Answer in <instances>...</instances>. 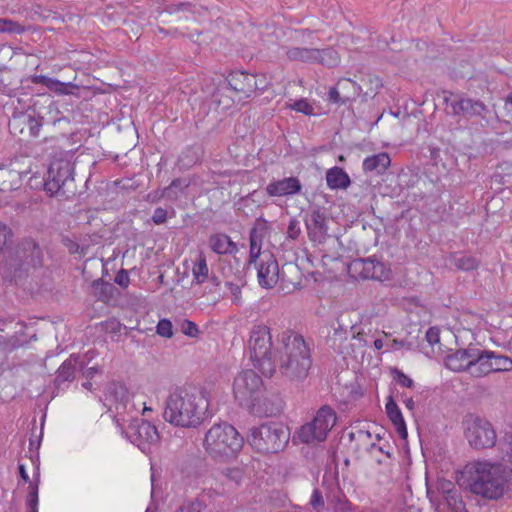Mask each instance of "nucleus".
Here are the masks:
<instances>
[{
	"mask_svg": "<svg viewBox=\"0 0 512 512\" xmlns=\"http://www.w3.org/2000/svg\"><path fill=\"white\" fill-rule=\"evenodd\" d=\"M276 348L279 372L291 381H302L312 366V357L309 344L302 335L292 331H285L279 339Z\"/></svg>",
	"mask_w": 512,
	"mask_h": 512,
	"instance_id": "f03ea898",
	"label": "nucleus"
},
{
	"mask_svg": "<svg viewBox=\"0 0 512 512\" xmlns=\"http://www.w3.org/2000/svg\"><path fill=\"white\" fill-rule=\"evenodd\" d=\"M258 283L262 288L271 289L275 287L279 279V265L275 256L265 251L260 262L256 263Z\"/></svg>",
	"mask_w": 512,
	"mask_h": 512,
	"instance_id": "ddd939ff",
	"label": "nucleus"
},
{
	"mask_svg": "<svg viewBox=\"0 0 512 512\" xmlns=\"http://www.w3.org/2000/svg\"><path fill=\"white\" fill-rule=\"evenodd\" d=\"M437 511H444L447 506L452 512H468L460 495V491L456 488L453 492L445 494L440 498V503L433 505Z\"/></svg>",
	"mask_w": 512,
	"mask_h": 512,
	"instance_id": "cd10ccee",
	"label": "nucleus"
},
{
	"mask_svg": "<svg viewBox=\"0 0 512 512\" xmlns=\"http://www.w3.org/2000/svg\"><path fill=\"white\" fill-rule=\"evenodd\" d=\"M231 92L228 86H219L212 94V102L223 110L229 109L234 104V99L227 93Z\"/></svg>",
	"mask_w": 512,
	"mask_h": 512,
	"instance_id": "c9c22d12",
	"label": "nucleus"
},
{
	"mask_svg": "<svg viewBox=\"0 0 512 512\" xmlns=\"http://www.w3.org/2000/svg\"><path fill=\"white\" fill-rule=\"evenodd\" d=\"M461 478V485L483 498L497 500L504 495V480L489 463L477 462L467 466Z\"/></svg>",
	"mask_w": 512,
	"mask_h": 512,
	"instance_id": "7ed1b4c3",
	"label": "nucleus"
},
{
	"mask_svg": "<svg viewBox=\"0 0 512 512\" xmlns=\"http://www.w3.org/2000/svg\"><path fill=\"white\" fill-rule=\"evenodd\" d=\"M492 357H494V351L475 347V356L473 358L470 375L475 378H480L493 373Z\"/></svg>",
	"mask_w": 512,
	"mask_h": 512,
	"instance_id": "4be33fe9",
	"label": "nucleus"
},
{
	"mask_svg": "<svg viewBox=\"0 0 512 512\" xmlns=\"http://www.w3.org/2000/svg\"><path fill=\"white\" fill-rule=\"evenodd\" d=\"M309 504L317 512L322 511L324 509L325 503L322 492L319 489L316 488L313 490Z\"/></svg>",
	"mask_w": 512,
	"mask_h": 512,
	"instance_id": "4d7b16f0",
	"label": "nucleus"
},
{
	"mask_svg": "<svg viewBox=\"0 0 512 512\" xmlns=\"http://www.w3.org/2000/svg\"><path fill=\"white\" fill-rule=\"evenodd\" d=\"M452 264L458 270L468 272L477 269L480 265V261L471 255L458 253L453 255Z\"/></svg>",
	"mask_w": 512,
	"mask_h": 512,
	"instance_id": "f704fd0d",
	"label": "nucleus"
},
{
	"mask_svg": "<svg viewBox=\"0 0 512 512\" xmlns=\"http://www.w3.org/2000/svg\"><path fill=\"white\" fill-rule=\"evenodd\" d=\"M85 361L81 360L77 354H71L57 369L54 379L56 389L67 387L66 383H70L75 379L76 371L83 369Z\"/></svg>",
	"mask_w": 512,
	"mask_h": 512,
	"instance_id": "dca6fc26",
	"label": "nucleus"
},
{
	"mask_svg": "<svg viewBox=\"0 0 512 512\" xmlns=\"http://www.w3.org/2000/svg\"><path fill=\"white\" fill-rule=\"evenodd\" d=\"M79 86L72 82H61L58 79H53V83L50 85L49 90L55 92L58 95H76V90Z\"/></svg>",
	"mask_w": 512,
	"mask_h": 512,
	"instance_id": "79ce46f5",
	"label": "nucleus"
},
{
	"mask_svg": "<svg viewBox=\"0 0 512 512\" xmlns=\"http://www.w3.org/2000/svg\"><path fill=\"white\" fill-rule=\"evenodd\" d=\"M244 438L227 422L214 424L205 434L204 447L213 458H231L242 449Z\"/></svg>",
	"mask_w": 512,
	"mask_h": 512,
	"instance_id": "39448f33",
	"label": "nucleus"
},
{
	"mask_svg": "<svg viewBox=\"0 0 512 512\" xmlns=\"http://www.w3.org/2000/svg\"><path fill=\"white\" fill-rule=\"evenodd\" d=\"M24 27L11 19L0 18V33L22 34Z\"/></svg>",
	"mask_w": 512,
	"mask_h": 512,
	"instance_id": "de8ad7c7",
	"label": "nucleus"
},
{
	"mask_svg": "<svg viewBox=\"0 0 512 512\" xmlns=\"http://www.w3.org/2000/svg\"><path fill=\"white\" fill-rule=\"evenodd\" d=\"M178 197L179 191L176 190L172 185H169L162 190L161 195L158 197V199L166 198L170 201H175L178 199ZM155 198H157V196H155Z\"/></svg>",
	"mask_w": 512,
	"mask_h": 512,
	"instance_id": "69168bd1",
	"label": "nucleus"
},
{
	"mask_svg": "<svg viewBox=\"0 0 512 512\" xmlns=\"http://www.w3.org/2000/svg\"><path fill=\"white\" fill-rule=\"evenodd\" d=\"M192 272L195 284L201 285L207 281L209 278V269L204 256L201 255L199 257V260L195 263Z\"/></svg>",
	"mask_w": 512,
	"mask_h": 512,
	"instance_id": "ea45409f",
	"label": "nucleus"
},
{
	"mask_svg": "<svg viewBox=\"0 0 512 512\" xmlns=\"http://www.w3.org/2000/svg\"><path fill=\"white\" fill-rule=\"evenodd\" d=\"M17 257L21 265L40 267L43 264V253L38 243L31 239H24L17 250Z\"/></svg>",
	"mask_w": 512,
	"mask_h": 512,
	"instance_id": "f3484780",
	"label": "nucleus"
},
{
	"mask_svg": "<svg viewBox=\"0 0 512 512\" xmlns=\"http://www.w3.org/2000/svg\"><path fill=\"white\" fill-rule=\"evenodd\" d=\"M317 48L291 47L286 51V56L290 61H299L308 64L316 63Z\"/></svg>",
	"mask_w": 512,
	"mask_h": 512,
	"instance_id": "c756f323",
	"label": "nucleus"
},
{
	"mask_svg": "<svg viewBox=\"0 0 512 512\" xmlns=\"http://www.w3.org/2000/svg\"><path fill=\"white\" fill-rule=\"evenodd\" d=\"M205 504L199 500L194 499L183 503L175 512H202Z\"/></svg>",
	"mask_w": 512,
	"mask_h": 512,
	"instance_id": "864d4df0",
	"label": "nucleus"
},
{
	"mask_svg": "<svg viewBox=\"0 0 512 512\" xmlns=\"http://www.w3.org/2000/svg\"><path fill=\"white\" fill-rule=\"evenodd\" d=\"M181 329L182 332L189 337H196L199 334L198 326L190 320H184Z\"/></svg>",
	"mask_w": 512,
	"mask_h": 512,
	"instance_id": "052dcab7",
	"label": "nucleus"
},
{
	"mask_svg": "<svg viewBox=\"0 0 512 512\" xmlns=\"http://www.w3.org/2000/svg\"><path fill=\"white\" fill-rule=\"evenodd\" d=\"M337 415L329 405L321 406L310 422L303 424L297 432L298 438L305 444H317L327 439L335 426Z\"/></svg>",
	"mask_w": 512,
	"mask_h": 512,
	"instance_id": "0eeeda50",
	"label": "nucleus"
},
{
	"mask_svg": "<svg viewBox=\"0 0 512 512\" xmlns=\"http://www.w3.org/2000/svg\"><path fill=\"white\" fill-rule=\"evenodd\" d=\"M466 99L454 100L450 103L451 114L455 116H464Z\"/></svg>",
	"mask_w": 512,
	"mask_h": 512,
	"instance_id": "e2e57ef3",
	"label": "nucleus"
},
{
	"mask_svg": "<svg viewBox=\"0 0 512 512\" xmlns=\"http://www.w3.org/2000/svg\"><path fill=\"white\" fill-rule=\"evenodd\" d=\"M200 158L201 152L199 147H187L181 152L178 162L183 167L189 168L199 162Z\"/></svg>",
	"mask_w": 512,
	"mask_h": 512,
	"instance_id": "58836bf2",
	"label": "nucleus"
},
{
	"mask_svg": "<svg viewBox=\"0 0 512 512\" xmlns=\"http://www.w3.org/2000/svg\"><path fill=\"white\" fill-rule=\"evenodd\" d=\"M257 194V191H253L249 193L248 195L241 197L237 202H235L236 210L239 212H242L244 215L248 216V212L246 211V208L249 207L250 203H256L255 196Z\"/></svg>",
	"mask_w": 512,
	"mask_h": 512,
	"instance_id": "603ef678",
	"label": "nucleus"
},
{
	"mask_svg": "<svg viewBox=\"0 0 512 512\" xmlns=\"http://www.w3.org/2000/svg\"><path fill=\"white\" fill-rule=\"evenodd\" d=\"M391 165V158L388 153L381 152L368 156L364 159L362 168L367 173L375 175H383Z\"/></svg>",
	"mask_w": 512,
	"mask_h": 512,
	"instance_id": "b1692460",
	"label": "nucleus"
},
{
	"mask_svg": "<svg viewBox=\"0 0 512 512\" xmlns=\"http://www.w3.org/2000/svg\"><path fill=\"white\" fill-rule=\"evenodd\" d=\"M301 189L300 180L294 176L272 181L266 186V192L270 197L295 195L300 193Z\"/></svg>",
	"mask_w": 512,
	"mask_h": 512,
	"instance_id": "aec40b11",
	"label": "nucleus"
},
{
	"mask_svg": "<svg viewBox=\"0 0 512 512\" xmlns=\"http://www.w3.org/2000/svg\"><path fill=\"white\" fill-rule=\"evenodd\" d=\"M269 230L268 222L263 218L259 217L255 220L253 227L249 233V240L251 243L262 244L264 237L267 235Z\"/></svg>",
	"mask_w": 512,
	"mask_h": 512,
	"instance_id": "4c0bfd02",
	"label": "nucleus"
},
{
	"mask_svg": "<svg viewBox=\"0 0 512 512\" xmlns=\"http://www.w3.org/2000/svg\"><path fill=\"white\" fill-rule=\"evenodd\" d=\"M322 484L325 487L326 500L335 512L352 511V503L341 489L337 477L328 478L324 476Z\"/></svg>",
	"mask_w": 512,
	"mask_h": 512,
	"instance_id": "4468645a",
	"label": "nucleus"
},
{
	"mask_svg": "<svg viewBox=\"0 0 512 512\" xmlns=\"http://www.w3.org/2000/svg\"><path fill=\"white\" fill-rule=\"evenodd\" d=\"M223 273L226 278L228 275L225 273V268H223ZM225 287L230 291L231 301L235 305L242 304V287L246 285L245 271L244 269H237L236 272L233 273L232 279L225 280Z\"/></svg>",
	"mask_w": 512,
	"mask_h": 512,
	"instance_id": "393cba45",
	"label": "nucleus"
},
{
	"mask_svg": "<svg viewBox=\"0 0 512 512\" xmlns=\"http://www.w3.org/2000/svg\"><path fill=\"white\" fill-rule=\"evenodd\" d=\"M292 108L297 112L303 113L304 115H312L314 110L312 105L305 99L296 101Z\"/></svg>",
	"mask_w": 512,
	"mask_h": 512,
	"instance_id": "bf43d9fd",
	"label": "nucleus"
},
{
	"mask_svg": "<svg viewBox=\"0 0 512 512\" xmlns=\"http://www.w3.org/2000/svg\"><path fill=\"white\" fill-rule=\"evenodd\" d=\"M290 440V429L282 422L268 421L249 430L247 443L260 454L283 451Z\"/></svg>",
	"mask_w": 512,
	"mask_h": 512,
	"instance_id": "20e7f679",
	"label": "nucleus"
},
{
	"mask_svg": "<svg viewBox=\"0 0 512 512\" xmlns=\"http://www.w3.org/2000/svg\"><path fill=\"white\" fill-rule=\"evenodd\" d=\"M305 224L311 241L322 243L327 235L326 217L320 209H313L305 216Z\"/></svg>",
	"mask_w": 512,
	"mask_h": 512,
	"instance_id": "a211bd4d",
	"label": "nucleus"
},
{
	"mask_svg": "<svg viewBox=\"0 0 512 512\" xmlns=\"http://www.w3.org/2000/svg\"><path fill=\"white\" fill-rule=\"evenodd\" d=\"M209 245L213 252L217 254H234L238 251L237 245L231 238L222 233L214 234L209 237Z\"/></svg>",
	"mask_w": 512,
	"mask_h": 512,
	"instance_id": "bb28decb",
	"label": "nucleus"
},
{
	"mask_svg": "<svg viewBox=\"0 0 512 512\" xmlns=\"http://www.w3.org/2000/svg\"><path fill=\"white\" fill-rule=\"evenodd\" d=\"M385 409H386L387 417L394 425L397 433L399 434V436L401 438L405 439L408 434L407 428H406V423L404 421L402 412H401L400 408L398 407L397 403L395 402L393 396L390 395L387 398V403H386Z\"/></svg>",
	"mask_w": 512,
	"mask_h": 512,
	"instance_id": "a878e982",
	"label": "nucleus"
},
{
	"mask_svg": "<svg viewBox=\"0 0 512 512\" xmlns=\"http://www.w3.org/2000/svg\"><path fill=\"white\" fill-rule=\"evenodd\" d=\"M339 91L343 95L342 104L355 100L361 93L362 88L355 81L349 78H342L338 82Z\"/></svg>",
	"mask_w": 512,
	"mask_h": 512,
	"instance_id": "2f4dec72",
	"label": "nucleus"
},
{
	"mask_svg": "<svg viewBox=\"0 0 512 512\" xmlns=\"http://www.w3.org/2000/svg\"><path fill=\"white\" fill-rule=\"evenodd\" d=\"M328 100L332 103H335L338 105H343L342 104L343 95H342L341 91H339L338 84H336V86L330 88V90L328 92Z\"/></svg>",
	"mask_w": 512,
	"mask_h": 512,
	"instance_id": "0e129e2a",
	"label": "nucleus"
},
{
	"mask_svg": "<svg viewBox=\"0 0 512 512\" xmlns=\"http://www.w3.org/2000/svg\"><path fill=\"white\" fill-rule=\"evenodd\" d=\"M263 388L262 378L251 369L240 372L234 379L233 393L240 405H251Z\"/></svg>",
	"mask_w": 512,
	"mask_h": 512,
	"instance_id": "9d476101",
	"label": "nucleus"
},
{
	"mask_svg": "<svg viewBox=\"0 0 512 512\" xmlns=\"http://www.w3.org/2000/svg\"><path fill=\"white\" fill-rule=\"evenodd\" d=\"M249 408L258 417H273L282 412L284 401L277 393H267L262 397L258 396Z\"/></svg>",
	"mask_w": 512,
	"mask_h": 512,
	"instance_id": "2eb2a0df",
	"label": "nucleus"
},
{
	"mask_svg": "<svg viewBox=\"0 0 512 512\" xmlns=\"http://www.w3.org/2000/svg\"><path fill=\"white\" fill-rule=\"evenodd\" d=\"M456 488V485L452 481L446 480L444 478L438 479L436 482V489H428L427 496L429 497L431 504L435 505L436 503H440V498L442 496L453 492Z\"/></svg>",
	"mask_w": 512,
	"mask_h": 512,
	"instance_id": "473e14b6",
	"label": "nucleus"
},
{
	"mask_svg": "<svg viewBox=\"0 0 512 512\" xmlns=\"http://www.w3.org/2000/svg\"><path fill=\"white\" fill-rule=\"evenodd\" d=\"M465 437L475 449L491 448L496 443V432L492 424L480 417H471L464 421Z\"/></svg>",
	"mask_w": 512,
	"mask_h": 512,
	"instance_id": "1a4fd4ad",
	"label": "nucleus"
},
{
	"mask_svg": "<svg viewBox=\"0 0 512 512\" xmlns=\"http://www.w3.org/2000/svg\"><path fill=\"white\" fill-rule=\"evenodd\" d=\"M13 232L6 224L0 223V255L12 244Z\"/></svg>",
	"mask_w": 512,
	"mask_h": 512,
	"instance_id": "09e8293b",
	"label": "nucleus"
},
{
	"mask_svg": "<svg viewBox=\"0 0 512 512\" xmlns=\"http://www.w3.org/2000/svg\"><path fill=\"white\" fill-rule=\"evenodd\" d=\"M39 481V473L37 474V479L35 482H30L29 484V493L27 495V506L29 507V512H38V482Z\"/></svg>",
	"mask_w": 512,
	"mask_h": 512,
	"instance_id": "a18cd8bd",
	"label": "nucleus"
},
{
	"mask_svg": "<svg viewBox=\"0 0 512 512\" xmlns=\"http://www.w3.org/2000/svg\"><path fill=\"white\" fill-rule=\"evenodd\" d=\"M327 186L331 189H346L350 186L351 180L343 168L334 166L326 172Z\"/></svg>",
	"mask_w": 512,
	"mask_h": 512,
	"instance_id": "c85d7f7f",
	"label": "nucleus"
},
{
	"mask_svg": "<svg viewBox=\"0 0 512 512\" xmlns=\"http://www.w3.org/2000/svg\"><path fill=\"white\" fill-rule=\"evenodd\" d=\"M333 332L327 335V343L333 349H338L341 344L347 340L349 331H351L355 324L352 322L346 323L345 315H340L335 323H332Z\"/></svg>",
	"mask_w": 512,
	"mask_h": 512,
	"instance_id": "5701e85b",
	"label": "nucleus"
},
{
	"mask_svg": "<svg viewBox=\"0 0 512 512\" xmlns=\"http://www.w3.org/2000/svg\"><path fill=\"white\" fill-rule=\"evenodd\" d=\"M167 219V211L161 207H158L154 210L152 215V221L156 225H160L166 222Z\"/></svg>",
	"mask_w": 512,
	"mask_h": 512,
	"instance_id": "774afa93",
	"label": "nucleus"
},
{
	"mask_svg": "<svg viewBox=\"0 0 512 512\" xmlns=\"http://www.w3.org/2000/svg\"><path fill=\"white\" fill-rule=\"evenodd\" d=\"M475 356V346H468L465 349H458L445 358L446 367L454 372H467L470 370Z\"/></svg>",
	"mask_w": 512,
	"mask_h": 512,
	"instance_id": "6ab92c4d",
	"label": "nucleus"
},
{
	"mask_svg": "<svg viewBox=\"0 0 512 512\" xmlns=\"http://www.w3.org/2000/svg\"><path fill=\"white\" fill-rule=\"evenodd\" d=\"M73 164L64 159H57L50 163L47 177L44 180V190L50 196L58 193L67 194L71 192L69 186L73 183Z\"/></svg>",
	"mask_w": 512,
	"mask_h": 512,
	"instance_id": "6e6552de",
	"label": "nucleus"
},
{
	"mask_svg": "<svg viewBox=\"0 0 512 512\" xmlns=\"http://www.w3.org/2000/svg\"><path fill=\"white\" fill-rule=\"evenodd\" d=\"M486 111L487 107L483 102L466 98L464 117L471 118L474 116H483V113Z\"/></svg>",
	"mask_w": 512,
	"mask_h": 512,
	"instance_id": "a19ab883",
	"label": "nucleus"
},
{
	"mask_svg": "<svg viewBox=\"0 0 512 512\" xmlns=\"http://www.w3.org/2000/svg\"><path fill=\"white\" fill-rule=\"evenodd\" d=\"M492 368L493 373L511 371L512 359L508 356L498 354L497 352L494 351V357H492Z\"/></svg>",
	"mask_w": 512,
	"mask_h": 512,
	"instance_id": "c03bdc74",
	"label": "nucleus"
},
{
	"mask_svg": "<svg viewBox=\"0 0 512 512\" xmlns=\"http://www.w3.org/2000/svg\"><path fill=\"white\" fill-rule=\"evenodd\" d=\"M193 7V4L190 2H180L168 4L165 10L170 14H174L180 11L192 12Z\"/></svg>",
	"mask_w": 512,
	"mask_h": 512,
	"instance_id": "13d9d810",
	"label": "nucleus"
},
{
	"mask_svg": "<svg viewBox=\"0 0 512 512\" xmlns=\"http://www.w3.org/2000/svg\"><path fill=\"white\" fill-rule=\"evenodd\" d=\"M43 117L35 118L32 114L29 113V121L27 123V128L32 137L39 136L40 128L43 125Z\"/></svg>",
	"mask_w": 512,
	"mask_h": 512,
	"instance_id": "6e6d98bb",
	"label": "nucleus"
},
{
	"mask_svg": "<svg viewBox=\"0 0 512 512\" xmlns=\"http://www.w3.org/2000/svg\"><path fill=\"white\" fill-rule=\"evenodd\" d=\"M250 359L255 368L264 376L272 377L276 372V359L273 356V342L270 328L256 325L250 331L248 342Z\"/></svg>",
	"mask_w": 512,
	"mask_h": 512,
	"instance_id": "423d86ee",
	"label": "nucleus"
},
{
	"mask_svg": "<svg viewBox=\"0 0 512 512\" xmlns=\"http://www.w3.org/2000/svg\"><path fill=\"white\" fill-rule=\"evenodd\" d=\"M156 332L162 337L171 338L173 336V327L171 321L168 319L159 320L156 326Z\"/></svg>",
	"mask_w": 512,
	"mask_h": 512,
	"instance_id": "5fc2aeb1",
	"label": "nucleus"
},
{
	"mask_svg": "<svg viewBox=\"0 0 512 512\" xmlns=\"http://www.w3.org/2000/svg\"><path fill=\"white\" fill-rule=\"evenodd\" d=\"M23 176L26 174H22L16 170H8L4 172L2 178V187L0 190L2 191H16L18 190L23 183Z\"/></svg>",
	"mask_w": 512,
	"mask_h": 512,
	"instance_id": "72a5a7b5",
	"label": "nucleus"
},
{
	"mask_svg": "<svg viewBox=\"0 0 512 512\" xmlns=\"http://www.w3.org/2000/svg\"><path fill=\"white\" fill-rule=\"evenodd\" d=\"M360 262L362 265V270L360 272L362 278L379 281L387 280L389 278L391 273L390 268L376 258L368 257L366 259H362Z\"/></svg>",
	"mask_w": 512,
	"mask_h": 512,
	"instance_id": "412c9836",
	"label": "nucleus"
},
{
	"mask_svg": "<svg viewBox=\"0 0 512 512\" xmlns=\"http://www.w3.org/2000/svg\"><path fill=\"white\" fill-rule=\"evenodd\" d=\"M226 86L235 93L241 94L239 100L247 99L259 89L263 88L264 81H257V76L244 71L231 72L226 78Z\"/></svg>",
	"mask_w": 512,
	"mask_h": 512,
	"instance_id": "f8f14e48",
	"label": "nucleus"
},
{
	"mask_svg": "<svg viewBox=\"0 0 512 512\" xmlns=\"http://www.w3.org/2000/svg\"><path fill=\"white\" fill-rule=\"evenodd\" d=\"M300 227H299V222L295 219H292L290 222H289V225H288V229H287V235L289 238L295 240L299 237L300 235Z\"/></svg>",
	"mask_w": 512,
	"mask_h": 512,
	"instance_id": "338daca9",
	"label": "nucleus"
},
{
	"mask_svg": "<svg viewBox=\"0 0 512 512\" xmlns=\"http://www.w3.org/2000/svg\"><path fill=\"white\" fill-rule=\"evenodd\" d=\"M391 375L393 380H395L399 385L406 388H413L415 383L413 379H411L408 375H406L402 370L394 367L391 368Z\"/></svg>",
	"mask_w": 512,
	"mask_h": 512,
	"instance_id": "8fccbe9b",
	"label": "nucleus"
},
{
	"mask_svg": "<svg viewBox=\"0 0 512 512\" xmlns=\"http://www.w3.org/2000/svg\"><path fill=\"white\" fill-rule=\"evenodd\" d=\"M92 287L94 288L95 297L103 303H109L117 294V288L102 278L94 280Z\"/></svg>",
	"mask_w": 512,
	"mask_h": 512,
	"instance_id": "7c9ffc66",
	"label": "nucleus"
},
{
	"mask_svg": "<svg viewBox=\"0 0 512 512\" xmlns=\"http://www.w3.org/2000/svg\"><path fill=\"white\" fill-rule=\"evenodd\" d=\"M114 282L121 288L126 289L130 284L128 271L125 269H120L114 278Z\"/></svg>",
	"mask_w": 512,
	"mask_h": 512,
	"instance_id": "680f3d73",
	"label": "nucleus"
},
{
	"mask_svg": "<svg viewBox=\"0 0 512 512\" xmlns=\"http://www.w3.org/2000/svg\"><path fill=\"white\" fill-rule=\"evenodd\" d=\"M340 58L337 51L333 48L318 49L316 54V63L329 68L335 67L339 64Z\"/></svg>",
	"mask_w": 512,
	"mask_h": 512,
	"instance_id": "e433bc0d",
	"label": "nucleus"
},
{
	"mask_svg": "<svg viewBox=\"0 0 512 512\" xmlns=\"http://www.w3.org/2000/svg\"><path fill=\"white\" fill-rule=\"evenodd\" d=\"M502 460L509 466H507L512 471V434H506L503 442L500 446Z\"/></svg>",
	"mask_w": 512,
	"mask_h": 512,
	"instance_id": "49530a36",
	"label": "nucleus"
},
{
	"mask_svg": "<svg viewBox=\"0 0 512 512\" xmlns=\"http://www.w3.org/2000/svg\"><path fill=\"white\" fill-rule=\"evenodd\" d=\"M127 438L139 448L144 449L146 444H154L159 440L157 428L149 421L133 419L125 430Z\"/></svg>",
	"mask_w": 512,
	"mask_h": 512,
	"instance_id": "9b49d317",
	"label": "nucleus"
},
{
	"mask_svg": "<svg viewBox=\"0 0 512 512\" xmlns=\"http://www.w3.org/2000/svg\"><path fill=\"white\" fill-rule=\"evenodd\" d=\"M29 121L28 112H20L14 114L9 121V129L11 133L16 134L17 132L23 133L24 128L27 127Z\"/></svg>",
	"mask_w": 512,
	"mask_h": 512,
	"instance_id": "37998d69",
	"label": "nucleus"
},
{
	"mask_svg": "<svg viewBox=\"0 0 512 512\" xmlns=\"http://www.w3.org/2000/svg\"><path fill=\"white\" fill-rule=\"evenodd\" d=\"M261 246L262 244H256V242L251 243L250 242V251H249V259L245 266L242 269H249L252 264H255L260 262V258L262 257L263 253H261Z\"/></svg>",
	"mask_w": 512,
	"mask_h": 512,
	"instance_id": "3c124183",
	"label": "nucleus"
},
{
	"mask_svg": "<svg viewBox=\"0 0 512 512\" xmlns=\"http://www.w3.org/2000/svg\"><path fill=\"white\" fill-rule=\"evenodd\" d=\"M208 399L198 388H178L166 399L163 418L170 424L182 428H196L208 409Z\"/></svg>",
	"mask_w": 512,
	"mask_h": 512,
	"instance_id": "f257e3e1",
	"label": "nucleus"
}]
</instances>
